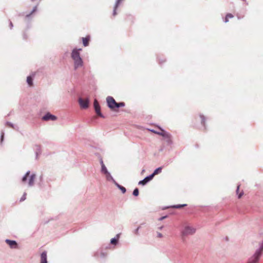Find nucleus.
Masks as SVG:
<instances>
[{
	"label": "nucleus",
	"mask_w": 263,
	"mask_h": 263,
	"mask_svg": "<svg viewBox=\"0 0 263 263\" xmlns=\"http://www.w3.org/2000/svg\"><path fill=\"white\" fill-rule=\"evenodd\" d=\"M3 138H4V134H3L2 135V140H3Z\"/></svg>",
	"instance_id": "33"
},
{
	"label": "nucleus",
	"mask_w": 263,
	"mask_h": 263,
	"mask_svg": "<svg viewBox=\"0 0 263 263\" xmlns=\"http://www.w3.org/2000/svg\"><path fill=\"white\" fill-rule=\"evenodd\" d=\"M139 227H138V228L135 230V234H136V235H138V234H139V233H138V232H139Z\"/></svg>",
	"instance_id": "30"
},
{
	"label": "nucleus",
	"mask_w": 263,
	"mask_h": 263,
	"mask_svg": "<svg viewBox=\"0 0 263 263\" xmlns=\"http://www.w3.org/2000/svg\"><path fill=\"white\" fill-rule=\"evenodd\" d=\"M195 231L196 229L193 227L189 226H185L183 230L181 231V234L183 236L193 235L195 233Z\"/></svg>",
	"instance_id": "5"
},
{
	"label": "nucleus",
	"mask_w": 263,
	"mask_h": 263,
	"mask_svg": "<svg viewBox=\"0 0 263 263\" xmlns=\"http://www.w3.org/2000/svg\"><path fill=\"white\" fill-rule=\"evenodd\" d=\"M240 185H238L236 190V193L238 195V198H240L243 195V191H239Z\"/></svg>",
	"instance_id": "14"
},
{
	"label": "nucleus",
	"mask_w": 263,
	"mask_h": 263,
	"mask_svg": "<svg viewBox=\"0 0 263 263\" xmlns=\"http://www.w3.org/2000/svg\"><path fill=\"white\" fill-rule=\"evenodd\" d=\"M153 178V176L150 175L149 176H147L146 178H145L143 180L140 181L139 182V184L144 185L146 184L148 181L151 180Z\"/></svg>",
	"instance_id": "10"
},
{
	"label": "nucleus",
	"mask_w": 263,
	"mask_h": 263,
	"mask_svg": "<svg viewBox=\"0 0 263 263\" xmlns=\"http://www.w3.org/2000/svg\"><path fill=\"white\" fill-rule=\"evenodd\" d=\"M229 18H228V17H226V18H225V20H224V22H225L226 23L228 22H229Z\"/></svg>",
	"instance_id": "31"
},
{
	"label": "nucleus",
	"mask_w": 263,
	"mask_h": 263,
	"mask_svg": "<svg viewBox=\"0 0 263 263\" xmlns=\"http://www.w3.org/2000/svg\"><path fill=\"white\" fill-rule=\"evenodd\" d=\"M90 39V37L89 35H87L85 37H82L83 44L84 46H88Z\"/></svg>",
	"instance_id": "12"
},
{
	"label": "nucleus",
	"mask_w": 263,
	"mask_h": 263,
	"mask_svg": "<svg viewBox=\"0 0 263 263\" xmlns=\"http://www.w3.org/2000/svg\"><path fill=\"white\" fill-rule=\"evenodd\" d=\"M27 82L30 86H33V79L31 76H28L27 78Z\"/></svg>",
	"instance_id": "17"
},
{
	"label": "nucleus",
	"mask_w": 263,
	"mask_h": 263,
	"mask_svg": "<svg viewBox=\"0 0 263 263\" xmlns=\"http://www.w3.org/2000/svg\"><path fill=\"white\" fill-rule=\"evenodd\" d=\"M40 263H47V252L46 251L42 252L41 255Z\"/></svg>",
	"instance_id": "11"
},
{
	"label": "nucleus",
	"mask_w": 263,
	"mask_h": 263,
	"mask_svg": "<svg viewBox=\"0 0 263 263\" xmlns=\"http://www.w3.org/2000/svg\"><path fill=\"white\" fill-rule=\"evenodd\" d=\"M107 105L112 110L118 111V108L125 106L124 102L117 103L112 97H108L106 98Z\"/></svg>",
	"instance_id": "3"
},
{
	"label": "nucleus",
	"mask_w": 263,
	"mask_h": 263,
	"mask_svg": "<svg viewBox=\"0 0 263 263\" xmlns=\"http://www.w3.org/2000/svg\"><path fill=\"white\" fill-rule=\"evenodd\" d=\"M79 103L80 105V107L82 109H86L89 106V100L88 99H79Z\"/></svg>",
	"instance_id": "6"
},
{
	"label": "nucleus",
	"mask_w": 263,
	"mask_h": 263,
	"mask_svg": "<svg viewBox=\"0 0 263 263\" xmlns=\"http://www.w3.org/2000/svg\"><path fill=\"white\" fill-rule=\"evenodd\" d=\"M200 118L201 120V123L204 126L205 125V118L203 116L200 115Z\"/></svg>",
	"instance_id": "25"
},
{
	"label": "nucleus",
	"mask_w": 263,
	"mask_h": 263,
	"mask_svg": "<svg viewBox=\"0 0 263 263\" xmlns=\"http://www.w3.org/2000/svg\"><path fill=\"white\" fill-rule=\"evenodd\" d=\"M133 195L135 196H138L139 195V190H138V189L136 188V189H135L134 190Z\"/></svg>",
	"instance_id": "22"
},
{
	"label": "nucleus",
	"mask_w": 263,
	"mask_h": 263,
	"mask_svg": "<svg viewBox=\"0 0 263 263\" xmlns=\"http://www.w3.org/2000/svg\"><path fill=\"white\" fill-rule=\"evenodd\" d=\"M82 49H74L71 53V58L74 61V66L75 69L81 67L83 66V61L82 58L80 57V51H81Z\"/></svg>",
	"instance_id": "2"
},
{
	"label": "nucleus",
	"mask_w": 263,
	"mask_h": 263,
	"mask_svg": "<svg viewBox=\"0 0 263 263\" xmlns=\"http://www.w3.org/2000/svg\"><path fill=\"white\" fill-rule=\"evenodd\" d=\"M93 105L95 108L100 106L99 103L98 102L97 100H95Z\"/></svg>",
	"instance_id": "26"
},
{
	"label": "nucleus",
	"mask_w": 263,
	"mask_h": 263,
	"mask_svg": "<svg viewBox=\"0 0 263 263\" xmlns=\"http://www.w3.org/2000/svg\"><path fill=\"white\" fill-rule=\"evenodd\" d=\"M257 248L254 255L249 258L247 263H257L263 252V240L253 243Z\"/></svg>",
	"instance_id": "1"
},
{
	"label": "nucleus",
	"mask_w": 263,
	"mask_h": 263,
	"mask_svg": "<svg viewBox=\"0 0 263 263\" xmlns=\"http://www.w3.org/2000/svg\"><path fill=\"white\" fill-rule=\"evenodd\" d=\"M95 109V111L97 114L98 116H99L100 117L104 118V116L101 112V108L100 107H97Z\"/></svg>",
	"instance_id": "18"
},
{
	"label": "nucleus",
	"mask_w": 263,
	"mask_h": 263,
	"mask_svg": "<svg viewBox=\"0 0 263 263\" xmlns=\"http://www.w3.org/2000/svg\"><path fill=\"white\" fill-rule=\"evenodd\" d=\"M118 186L121 190V191H122V192L123 193H125L126 189L124 187H123L122 186H121L120 185H118Z\"/></svg>",
	"instance_id": "23"
},
{
	"label": "nucleus",
	"mask_w": 263,
	"mask_h": 263,
	"mask_svg": "<svg viewBox=\"0 0 263 263\" xmlns=\"http://www.w3.org/2000/svg\"><path fill=\"white\" fill-rule=\"evenodd\" d=\"M160 135L164 137L165 139L169 140L171 139V135L169 133L164 131L162 128H160Z\"/></svg>",
	"instance_id": "9"
},
{
	"label": "nucleus",
	"mask_w": 263,
	"mask_h": 263,
	"mask_svg": "<svg viewBox=\"0 0 263 263\" xmlns=\"http://www.w3.org/2000/svg\"><path fill=\"white\" fill-rule=\"evenodd\" d=\"M101 164H102V168L101 171L104 174H107L109 175V172L107 171L106 167H105L104 164L103 163V162L102 160H101Z\"/></svg>",
	"instance_id": "13"
},
{
	"label": "nucleus",
	"mask_w": 263,
	"mask_h": 263,
	"mask_svg": "<svg viewBox=\"0 0 263 263\" xmlns=\"http://www.w3.org/2000/svg\"><path fill=\"white\" fill-rule=\"evenodd\" d=\"M117 242H118V239L115 238H112L110 240V243L111 244L115 245L117 243Z\"/></svg>",
	"instance_id": "20"
},
{
	"label": "nucleus",
	"mask_w": 263,
	"mask_h": 263,
	"mask_svg": "<svg viewBox=\"0 0 263 263\" xmlns=\"http://www.w3.org/2000/svg\"><path fill=\"white\" fill-rule=\"evenodd\" d=\"M161 171H162V167H158V168L156 169L154 173L151 175V176H153V178L156 175L160 173L161 172Z\"/></svg>",
	"instance_id": "15"
},
{
	"label": "nucleus",
	"mask_w": 263,
	"mask_h": 263,
	"mask_svg": "<svg viewBox=\"0 0 263 263\" xmlns=\"http://www.w3.org/2000/svg\"><path fill=\"white\" fill-rule=\"evenodd\" d=\"M226 17H228V18H231L233 17V15L231 13H228L227 14Z\"/></svg>",
	"instance_id": "29"
},
{
	"label": "nucleus",
	"mask_w": 263,
	"mask_h": 263,
	"mask_svg": "<svg viewBox=\"0 0 263 263\" xmlns=\"http://www.w3.org/2000/svg\"><path fill=\"white\" fill-rule=\"evenodd\" d=\"M185 205H186L185 204H183V205L179 204V205H174V208H177V209H179V208H181L182 207H183Z\"/></svg>",
	"instance_id": "28"
},
{
	"label": "nucleus",
	"mask_w": 263,
	"mask_h": 263,
	"mask_svg": "<svg viewBox=\"0 0 263 263\" xmlns=\"http://www.w3.org/2000/svg\"><path fill=\"white\" fill-rule=\"evenodd\" d=\"M29 175H30V172L28 171V172H27L26 175L22 178V182L25 183L27 180V178L28 177H29L28 184H29V186H32L33 185L34 182V180H35V175L32 174L30 176H29Z\"/></svg>",
	"instance_id": "4"
},
{
	"label": "nucleus",
	"mask_w": 263,
	"mask_h": 263,
	"mask_svg": "<svg viewBox=\"0 0 263 263\" xmlns=\"http://www.w3.org/2000/svg\"><path fill=\"white\" fill-rule=\"evenodd\" d=\"M122 0H117V2L115 4V7H114V12H113V15L115 16L117 14V12H116V9L117 8H118L120 2Z\"/></svg>",
	"instance_id": "16"
},
{
	"label": "nucleus",
	"mask_w": 263,
	"mask_h": 263,
	"mask_svg": "<svg viewBox=\"0 0 263 263\" xmlns=\"http://www.w3.org/2000/svg\"><path fill=\"white\" fill-rule=\"evenodd\" d=\"M57 118L56 116L50 114V113H47L43 117L42 119L44 121H48L52 120L54 121L57 120Z\"/></svg>",
	"instance_id": "7"
},
{
	"label": "nucleus",
	"mask_w": 263,
	"mask_h": 263,
	"mask_svg": "<svg viewBox=\"0 0 263 263\" xmlns=\"http://www.w3.org/2000/svg\"><path fill=\"white\" fill-rule=\"evenodd\" d=\"M36 9H37V6H35L33 8V9L32 10V12L30 14L26 15V17L30 16L33 13H34V12H35L36 11Z\"/></svg>",
	"instance_id": "24"
},
{
	"label": "nucleus",
	"mask_w": 263,
	"mask_h": 263,
	"mask_svg": "<svg viewBox=\"0 0 263 263\" xmlns=\"http://www.w3.org/2000/svg\"><path fill=\"white\" fill-rule=\"evenodd\" d=\"M163 226H161L160 227H159L158 229L159 230H161L162 228H163Z\"/></svg>",
	"instance_id": "32"
},
{
	"label": "nucleus",
	"mask_w": 263,
	"mask_h": 263,
	"mask_svg": "<svg viewBox=\"0 0 263 263\" xmlns=\"http://www.w3.org/2000/svg\"><path fill=\"white\" fill-rule=\"evenodd\" d=\"M5 241L11 248L16 249L17 248V243L15 241L6 239Z\"/></svg>",
	"instance_id": "8"
},
{
	"label": "nucleus",
	"mask_w": 263,
	"mask_h": 263,
	"mask_svg": "<svg viewBox=\"0 0 263 263\" xmlns=\"http://www.w3.org/2000/svg\"><path fill=\"white\" fill-rule=\"evenodd\" d=\"M164 235L159 231H157L156 233V237L157 238H162Z\"/></svg>",
	"instance_id": "19"
},
{
	"label": "nucleus",
	"mask_w": 263,
	"mask_h": 263,
	"mask_svg": "<svg viewBox=\"0 0 263 263\" xmlns=\"http://www.w3.org/2000/svg\"><path fill=\"white\" fill-rule=\"evenodd\" d=\"M105 175H106L107 180H110L112 179V177H111V176L110 175V174L109 173V175L107 174H105Z\"/></svg>",
	"instance_id": "27"
},
{
	"label": "nucleus",
	"mask_w": 263,
	"mask_h": 263,
	"mask_svg": "<svg viewBox=\"0 0 263 263\" xmlns=\"http://www.w3.org/2000/svg\"><path fill=\"white\" fill-rule=\"evenodd\" d=\"M160 128L159 127V130H154V129H150L149 130L151 132H152V133H155L156 134L160 135Z\"/></svg>",
	"instance_id": "21"
}]
</instances>
